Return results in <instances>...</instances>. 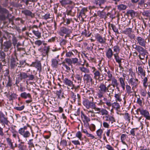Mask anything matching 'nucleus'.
I'll return each instance as SVG.
<instances>
[{
  "label": "nucleus",
  "mask_w": 150,
  "mask_h": 150,
  "mask_svg": "<svg viewBox=\"0 0 150 150\" xmlns=\"http://www.w3.org/2000/svg\"><path fill=\"white\" fill-rule=\"evenodd\" d=\"M60 31L64 34H69L71 33V30L65 27H63L61 28Z\"/></svg>",
  "instance_id": "412c9836"
},
{
  "label": "nucleus",
  "mask_w": 150,
  "mask_h": 150,
  "mask_svg": "<svg viewBox=\"0 0 150 150\" xmlns=\"http://www.w3.org/2000/svg\"><path fill=\"white\" fill-rule=\"evenodd\" d=\"M92 109H94L95 110L96 112V113L97 114H99L101 110L100 108L96 107V105L95 103L92 107Z\"/></svg>",
  "instance_id": "37998d69"
},
{
  "label": "nucleus",
  "mask_w": 150,
  "mask_h": 150,
  "mask_svg": "<svg viewBox=\"0 0 150 150\" xmlns=\"http://www.w3.org/2000/svg\"><path fill=\"white\" fill-rule=\"evenodd\" d=\"M114 56L116 62L118 63L122 62L121 61L122 59L120 57L118 54H117V53L114 54Z\"/></svg>",
  "instance_id": "c756f323"
},
{
  "label": "nucleus",
  "mask_w": 150,
  "mask_h": 150,
  "mask_svg": "<svg viewBox=\"0 0 150 150\" xmlns=\"http://www.w3.org/2000/svg\"><path fill=\"white\" fill-rule=\"evenodd\" d=\"M0 13L4 14L6 15V16H4L3 18L4 19H5L6 18H8L10 14L9 13L8 11L5 8H1V6H0Z\"/></svg>",
  "instance_id": "aec40b11"
},
{
  "label": "nucleus",
  "mask_w": 150,
  "mask_h": 150,
  "mask_svg": "<svg viewBox=\"0 0 150 150\" xmlns=\"http://www.w3.org/2000/svg\"><path fill=\"white\" fill-rule=\"evenodd\" d=\"M123 77L124 78H123L122 77H120L119 79V80L121 86L123 90H124L125 89V76L124 75Z\"/></svg>",
  "instance_id": "a878e982"
},
{
  "label": "nucleus",
  "mask_w": 150,
  "mask_h": 150,
  "mask_svg": "<svg viewBox=\"0 0 150 150\" xmlns=\"http://www.w3.org/2000/svg\"><path fill=\"white\" fill-rule=\"evenodd\" d=\"M137 129V128H132L130 131V134L132 135L133 136H134L135 135V132L136 130Z\"/></svg>",
  "instance_id": "69168bd1"
},
{
  "label": "nucleus",
  "mask_w": 150,
  "mask_h": 150,
  "mask_svg": "<svg viewBox=\"0 0 150 150\" xmlns=\"http://www.w3.org/2000/svg\"><path fill=\"white\" fill-rule=\"evenodd\" d=\"M147 81H148V78L147 77H145L143 79V86L145 88H146L148 86V84L147 83Z\"/></svg>",
  "instance_id": "4d7b16f0"
},
{
  "label": "nucleus",
  "mask_w": 150,
  "mask_h": 150,
  "mask_svg": "<svg viewBox=\"0 0 150 150\" xmlns=\"http://www.w3.org/2000/svg\"><path fill=\"white\" fill-rule=\"evenodd\" d=\"M27 128L28 126H25L20 128L18 130L19 133L25 138H29L31 135L30 132L27 130Z\"/></svg>",
  "instance_id": "f257e3e1"
},
{
  "label": "nucleus",
  "mask_w": 150,
  "mask_h": 150,
  "mask_svg": "<svg viewBox=\"0 0 150 150\" xmlns=\"http://www.w3.org/2000/svg\"><path fill=\"white\" fill-rule=\"evenodd\" d=\"M75 77L78 81H81L82 80V77L79 74H75Z\"/></svg>",
  "instance_id": "052dcab7"
},
{
  "label": "nucleus",
  "mask_w": 150,
  "mask_h": 150,
  "mask_svg": "<svg viewBox=\"0 0 150 150\" xmlns=\"http://www.w3.org/2000/svg\"><path fill=\"white\" fill-rule=\"evenodd\" d=\"M21 97L24 99H28V100L25 101V102L27 103H31L32 101V98L31 95L29 93H27L26 92H23L20 94Z\"/></svg>",
  "instance_id": "423d86ee"
},
{
  "label": "nucleus",
  "mask_w": 150,
  "mask_h": 150,
  "mask_svg": "<svg viewBox=\"0 0 150 150\" xmlns=\"http://www.w3.org/2000/svg\"><path fill=\"white\" fill-rule=\"evenodd\" d=\"M8 122L7 117L1 111H0V124L5 126V125H8Z\"/></svg>",
  "instance_id": "39448f33"
},
{
  "label": "nucleus",
  "mask_w": 150,
  "mask_h": 150,
  "mask_svg": "<svg viewBox=\"0 0 150 150\" xmlns=\"http://www.w3.org/2000/svg\"><path fill=\"white\" fill-rule=\"evenodd\" d=\"M18 95L14 93H10L9 97V100H13L17 98Z\"/></svg>",
  "instance_id": "f704fd0d"
},
{
  "label": "nucleus",
  "mask_w": 150,
  "mask_h": 150,
  "mask_svg": "<svg viewBox=\"0 0 150 150\" xmlns=\"http://www.w3.org/2000/svg\"><path fill=\"white\" fill-rule=\"evenodd\" d=\"M126 135L124 134H122L121 135L120 137V139L121 140V141L122 143L126 145L127 146H128V145L126 143V142H125V140L126 138Z\"/></svg>",
  "instance_id": "4c0bfd02"
},
{
  "label": "nucleus",
  "mask_w": 150,
  "mask_h": 150,
  "mask_svg": "<svg viewBox=\"0 0 150 150\" xmlns=\"http://www.w3.org/2000/svg\"><path fill=\"white\" fill-rule=\"evenodd\" d=\"M107 81L110 82V84L112 85L113 88L116 87V88L119 90V88L118 87L119 83L117 79L114 77L111 79H108Z\"/></svg>",
  "instance_id": "0eeeda50"
},
{
  "label": "nucleus",
  "mask_w": 150,
  "mask_h": 150,
  "mask_svg": "<svg viewBox=\"0 0 150 150\" xmlns=\"http://www.w3.org/2000/svg\"><path fill=\"white\" fill-rule=\"evenodd\" d=\"M107 83V81H105V83L103 82L100 83L98 87L99 92H101L105 93L107 92V88L106 85V83Z\"/></svg>",
  "instance_id": "ddd939ff"
},
{
  "label": "nucleus",
  "mask_w": 150,
  "mask_h": 150,
  "mask_svg": "<svg viewBox=\"0 0 150 150\" xmlns=\"http://www.w3.org/2000/svg\"><path fill=\"white\" fill-rule=\"evenodd\" d=\"M127 13L129 16L130 15L132 17H134L135 15V12L134 11L132 10L128 11Z\"/></svg>",
  "instance_id": "79ce46f5"
},
{
  "label": "nucleus",
  "mask_w": 150,
  "mask_h": 150,
  "mask_svg": "<svg viewBox=\"0 0 150 150\" xmlns=\"http://www.w3.org/2000/svg\"><path fill=\"white\" fill-rule=\"evenodd\" d=\"M86 114L89 116H91L92 117H94L95 116V112L93 110H87Z\"/></svg>",
  "instance_id": "58836bf2"
},
{
  "label": "nucleus",
  "mask_w": 150,
  "mask_h": 150,
  "mask_svg": "<svg viewBox=\"0 0 150 150\" xmlns=\"http://www.w3.org/2000/svg\"><path fill=\"white\" fill-rule=\"evenodd\" d=\"M94 75V78L96 80H100L101 71L97 70L94 67H90Z\"/></svg>",
  "instance_id": "7ed1b4c3"
},
{
  "label": "nucleus",
  "mask_w": 150,
  "mask_h": 150,
  "mask_svg": "<svg viewBox=\"0 0 150 150\" xmlns=\"http://www.w3.org/2000/svg\"><path fill=\"white\" fill-rule=\"evenodd\" d=\"M124 32L131 39H134L135 37V35L132 33V29L130 28H127Z\"/></svg>",
  "instance_id": "2eb2a0df"
},
{
  "label": "nucleus",
  "mask_w": 150,
  "mask_h": 150,
  "mask_svg": "<svg viewBox=\"0 0 150 150\" xmlns=\"http://www.w3.org/2000/svg\"><path fill=\"white\" fill-rule=\"evenodd\" d=\"M60 3L62 6H65L66 5L72 4V2L70 0H61L59 1Z\"/></svg>",
  "instance_id": "b1692460"
},
{
  "label": "nucleus",
  "mask_w": 150,
  "mask_h": 150,
  "mask_svg": "<svg viewBox=\"0 0 150 150\" xmlns=\"http://www.w3.org/2000/svg\"><path fill=\"white\" fill-rule=\"evenodd\" d=\"M52 67L56 68L57 67L58 65V61L56 59H52Z\"/></svg>",
  "instance_id": "7c9ffc66"
},
{
  "label": "nucleus",
  "mask_w": 150,
  "mask_h": 150,
  "mask_svg": "<svg viewBox=\"0 0 150 150\" xmlns=\"http://www.w3.org/2000/svg\"><path fill=\"white\" fill-rule=\"evenodd\" d=\"M90 129L91 131H93L96 129V126L93 124H91L89 126Z\"/></svg>",
  "instance_id": "e2e57ef3"
},
{
  "label": "nucleus",
  "mask_w": 150,
  "mask_h": 150,
  "mask_svg": "<svg viewBox=\"0 0 150 150\" xmlns=\"http://www.w3.org/2000/svg\"><path fill=\"white\" fill-rule=\"evenodd\" d=\"M4 45L8 49L11 47V44L10 42H6L4 43Z\"/></svg>",
  "instance_id": "6e6d98bb"
},
{
  "label": "nucleus",
  "mask_w": 150,
  "mask_h": 150,
  "mask_svg": "<svg viewBox=\"0 0 150 150\" xmlns=\"http://www.w3.org/2000/svg\"><path fill=\"white\" fill-rule=\"evenodd\" d=\"M19 76L20 77L19 78V81H21L22 79H25L28 77L27 74L24 72L21 73L19 75Z\"/></svg>",
  "instance_id": "72a5a7b5"
},
{
  "label": "nucleus",
  "mask_w": 150,
  "mask_h": 150,
  "mask_svg": "<svg viewBox=\"0 0 150 150\" xmlns=\"http://www.w3.org/2000/svg\"><path fill=\"white\" fill-rule=\"evenodd\" d=\"M67 142L66 140H62L60 143V144L63 146H65L67 145Z\"/></svg>",
  "instance_id": "680f3d73"
},
{
  "label": "nucleus",
  "mask_w": 150,
  "mask_h": 150,
  "mask_svg": "<svg viewBox=\"0 0 150 150\" xmlns=\"http://www.w3.org/2000/svg\"><path fill=\"white\" fill-rule=\"evenodd\" d=\"M65 62L69 65H71L72 64L71 59L69 58H66L65 59Z\"/></svg>",
  "instance_id": "774afa93"
},
{
  "label": "nucleus",
  "mask_w": 150,
  "mask_h": 150,
  "mask_svg": "<svg viewBox=\"0 0 150 150\" xmlns=\"http://www.w3.org/2000/svg\"><path fill=\"white\" fill-rule=\"evenodd\" d=\"M6 141L8 144L11 149H14L17 146V144H15V146L13 145L12 140L10 138H7L6 139Z\"/></svg>",
  "instance_id": "4be33fe9"
},
{
  "label": "nucleus",
  "mask_w": 150,
  "mask_h": 150,
  "mask_svg": "<svg viewBox=\"0 0 150 150\" xmlns=\"http://www.w3.org/2000/svg\"><path fill=\"white\" fill-rule=\"evenodd\" d=\"M100 112L102 115L106 116L109 114L108 112L106 110L104 109H101Z\"/></svg>",
  "instance_id": "a18cd8bd"
},
{
  "label": "nucleus",
  "mask_w": 150,
  "mask_h": 150,
  "mask_svg": "<svg viewBox=\"0 0 150 150\" xmlns=\"http://www.w3.org/2000/svg\"><path fill=\"white\" fill-rule=\"evenodd\" d=\"M97 135L100 138L101 137L102 134L103 132V130L101 129H99L96 131Z\"/></svg>",
  "instance_id": "5fc2aeb1"
},
{
  "label": "nucleus",
  "mask_w": 150,
  "mask_h": 150,
  "mask_svg": "<svg viewBox=\"0 0 150 150\" xmlns=\"http://www.w3.org/2000/svg\"><path fill=\"white\" fill-rule=\"evenodd\" d=\"M102 118L104 121L108 122L109 123L111 122L112 124L115 122V118L113 116H111L109 114L106 116H103Z\"/></svg>",
  "instance_id": "9d476101"
},
{
  "label": "nucleus",
  "mask_w": 150,
  "mask_h": 150,
  "mask_svg": "<svg viewBox=\"0 0 150 150\" xmlns=\"http://www.w3.org/2000/svg\"><path fill=\"white\" fill-rule=\"evenodd\" d=\"M95 37L97 41L101 44H104L106 43V39L105 37H103L98 33L96 34Z\"/></svg>",
  "instance_id": "6e6552de"
},
{
  "label": "nucleus",
  "mask_w": 150,
  "mask_h": 150,
  "mask_svg": "<svg viewBox=\"0 0 150 150\" xmlns=\"http://www.w3.org/2000/svg\"><path fill=\"white\" fill-rule=\"evenodd\" d=\"M113 51L116 53L118 54L120 52V47L117 45L114 46L113 48Z\"/></svg>",
  "instance_id": "c03bdc74"
},
{
  "label": "nucleus",
  "mask_w": 150,
  "mask_h": 150,
  "mask_svg": "<svg viewBox=\"0 0 150 150\" xmlns=\"http://www.w3.org/2000/svg\"><path fill=\"white\" fill-rule=\"evenodd\" d=\"M79 69L81 71L85 73V74L90 73V70L89 69L83 66L80 67Z\"/></svg>",
  "instance_id": "473e14b6"
},
{
  "label": "nucleus",
  "mask_w": 150,
  "mask_h": 150,
  "mask_svg": "<svg viewBox=\"0 0 150 150\" xmlns=\"http://www.w3.org/2000/svg\"><path fill=\"white\" fill-rule=\"evenodd\" d=\"M76 137L78 138L80 140H82L83 138H82V134L79 131L77 132L76 134Z\"/></svg>",
  "instance_id": "3c124183"
},
{
  "label": "nucleus",
  "mask_w": 150,
  "mask_h": 150,
  "mask_svg": "<svg viewBox=\"0 0 150 150\" xmlns=\"http://www.w3.org/2000/svg\"><path fill=\"white\" fill-rule=\"evenodd\" d=\"M106 76H107L108 78V79H111L114 77L113 76L111 72L108 70L107 72V74H106Z\"/></svg>",
  "instance_id": "864d4df0"
},
{
  "label": "nucleus",
  "mask_w": 150,
  "mask_h": 150,
  "mask_svg": "<svg viewBox=\"0 0 150 150\" xmlns=\"http://www.w3.org/2000/svg\"><path fill=\"white\" fill-rule=\"evenodd\" d=\"M121 94L119 93H115L114 95V97L116 102H120L122 100V99L121 97Z\"/></svg>",
  "instance_id": "bb28decb"
},
{
  "label": "nucleus",
  "mask_w": 150,
  "mask_h": 150,
  "mask_svg": "<svg viewBox=\"0 0 150 150\" xmlns=\"http://www.w3.org/2000/svg\"><path fill=\"white\" fill-rule=\"evenodd\" d=\"M33 141V139H30L28 141L27 144L28 145V148L30 149L34 147V145Z\"/></svg>",
  "instance_id": "2f4dec72"
},
{
  "label": "nucleus",
  "mask_w": 150,
  "mask_h": 150,
  "mask_svg": "<svg viewBox=\"0 0 150 150\" xmlns=\"http://www.w3.org/2000/svg\"><path fill=\"white\" fill-rule=\"evenodd\" d=\"M138 74L140 75L142 77V76H145V72L141 67H139L138 68Z\"/></svg>",
  "instance_id": "5701e85b"
},
{
  "label": "nucleus",
  "mask_w": 150,
  "mask_h": 150,
  "mask_svg": "<svg viewBox=\"0 0 150 150\" xmlns=\"http://www.w3.org/2000/svg\"><path fill=\"white\" fill-rule=\"evenodd\" d=\"M117 9L120 11L124 10L126 9L127 6L123 4L118 5L117 6Z\"/></svg>",
  "instance_id": "e433bc0d"
},
{
  "label": "nucleus",
  "mask_w": 150,
  "mask_h": 150,
  "mask_svg": "<svg viewBox=\"0 0 150 150\" xmlns=\"http://www.w3.org/2000/svg\"><path fill=\"white\" fill-rule=\"evenodd\" d=\"M117 102H115L112 103V107L113 109H114L116 110H118L120 109V105Z\"/></svg>",
  "instance_id": "c85d7f7f"
},
{
  "label": "nucleus",
  "mask_w": 150,
  "mask_h": 150,
  "mask_svg": "<svg viewBox=\"0 0 150 150\" xmlns=\"http://www.w3.org/2000/svg\"><path fill=\"white\" fill-rule=\"evenodd\" d=\"M30 66L35 67L38 70H41V64L40 62L39 61L37 60L35 62H32Z\"/></svg>",
  "instance_id": "dca6fc26"
},
{
  "label": "nucleus",
  "mask_w": 150,
  "mask_h": 150,
  "mask_svg": "<svg viewBox=\"0 0 150 150\" xmlns=\"http://www.w3.org/2000/svg\"><path fill=\"white\" fill-rule=\"evenodd\" d=\"M114 55L112 50L110 48H108L106 51V57L109 59H111Z\"/></svg>",
  "instance_id": "6ab92c4d"
},
{
  "label": "nucleus",
  "mask_w": 150,
  "mask_h": 150,
  "mask_svg": "<svg viewBox=\"0 0 150 150\" xmlns=\"http://www.w3.org/2000/svg\"><path fill=\"white\" fill-rule=\"evenodd\" d=\"M126 88L127 92L128 94H130L132 93V89L131 86L128 85H126Z\"/></svg>",
  "instance_id": "09e8293b"
},
{
  "label": "nucleus",
  "mask_w": 150,
  "mask_h": 150,
  "mask_svg": "<svg viewBox=\"0 0 150 150\" xmlns=\"http://www.w3.org/2000/svg\"><path fill=\"white\" fill-rule=\"evenodd\" d=\"M137 40L139 45L144 47L145 46L146 42V40L144 39L141 37L139 36L137 37Z\"/></svg>",
  "instance_id": "a211bd4d"
},
{
  "label": "nucleus",
  "mask_w": 150,
  "mask_h": 150,
  "mask_svg": "<svg viewBox=\"0 0 150 150\" xmlns=\"http://www.w3.org/2000/svg\"><path fill=\"white\" fill-rule=\"evenodd\" d=\"M56 94L58 96V98H61L63 97L64 96L63 94L62 93V91L59 90V91H57Z\"/></svg>",
  "instance_id": "de8ad7c7"
},
{
  "label": "nucleus",
  "mask_w": 150,
  "mask_h": 150,
  "mask_svg": "<svg viewBox=\"0 0 150 150\" xmlns=\"http://www.w3.org/2000/svg\"><path fill=\"white\" fill-rule=\"evenodd\" d=\"M128 82L132 86V89L134 91L137 88L139 83L138 79L133 77L129 79Z\"/></svg>",
  "instance_id": "f03ea898"
},
{
  "label": "nucleus",
  "mask_w": 150,
  "mask_h": 150,
  "mask_svg": "<svg viewBox=\"0 0 150 150\" xmlns=\"http://www.w3.org/2000/svg\"><path fill=\"white\" fill-rule=\"evenodd\" d=\"M107 92H111L112 93L114 91L115 88H113L112 85L109 84L107 86Z\"/></svg>",
  "instance_id": "c9c22d12"
},
{
  "label": "nucleus",
  "mask_w": 150,
  "mask_h": 150,
  "mask_svg": "<svg viewBox=\"0 0 150 150\" xmlns=\"http://www.w3.org/2000/svg\"><path fill=\"white\" fill-rule=\"evenodd\" d=\"M111 27L112 28V29L113 31L115 33L118 32V29L113 24H111Z\"/></svg>",
  "instance_id": "0e129e2a"
},
{
  "label": "nucleus",
  "mask_w": 150,
  "mask_h": 150,
  "mask_svg": "<svg viewBox=\"0 0 150 150\" xmlns=\"http://www.w3.org/2000/svg\"><path fill=\"white\" fill-rule=\"evenodd\" d=\"M71 142L75 145H80V143L78 140H74L71 141Z\"/></svg>",
  "instance_id": "338daca9"
},
{
  "label": "nucleus",
  "mask_w": 150,
  "mask_h": 150,
  "mask_svg": "<svg viewBox=\"0 0 150 150\" xmlns=\"http://www.w3.org/2000/svg\"><path fill=\"white\" fill-rule=\"evenodd\" d=\"M21 12L26 16H29L33 18L35 16L34 13L28 9H23L21 11Z\"/></svg>",
  "instance_id": "4468645a"
},
{
  "label": "nucleus",
  "mask_w": 150,
  "mask_h": 150,
  "mask_svg": "<svg viewBox=\"0 0 150 150\" xmlns=\"http://www.w3.org/2000/svg\"><path fill=\"white\" fill-rule=\"evenodd\" d=\"M70 98L71 99L72 101L73 102H75L76 100V95L72 92H71L70 94Z\"/></svg>",
  "instance_id": "603ef678"
},
{
  "label": "nucleus",
  "mask_w": 150,
  "mask_h": 150,
  "mask_svg": "<svg viewBox=\"0 0 150 150\" xmlns=\"http://www.w3.org/2000/svg\"><path fill=\"white\" fill-rule=\"evenodd\" d=\"M83 105L87 108H92L95 103L93 102L90 101L87 99H85L83 102Z\"/></svg>",
  "instance_id": "f8f14e48"
},
{
  "label": "nucleus",
  "mask_w": 150,
  "mask_h": 150,
  "mask_svg": "<svg viewBox=\"0 0 150 150\" xmlns=\"http://www.w3.org/2000/svg\"><path fill=\"white\" fill-rule=\"evenodd\" d=\"M132 47L133 49H135L139 53H141L143 52L146 50L142 47L140 45H137L136 44H134L132 45Z\"/></svg>",
  "instance_id": "f3484780"
},
{
  "label": "nucleus",
  "mask_w": 150,
  "mask_h": 150,
  "mask_svg": "<svg viewBox=\"0 0 150 150\" xmlns=\"http://www.w3.org/2000/svg\"><path fill=\"white\" fill-rule=\"evenodd\" d=\"M109 123V122H107L105 121L103 122V127L105 128H109L110 126Z\"/></svg>",
  "instance_id": "bf43d9fd"
},
{
  "label": "nucleus",
  "mask_w": 150,
  "mask_h": 150,
  "mask_svg": "<svg viewBox=\"0 0 150 150\" xmlns=\"http://www.w3.org/2000/svg\"><path fill=\"white\" fill-rule=\"evenodd\" d=\"M81 129L82 132L86 134L87 137L91 138L92 139H93L95 138L94 136L91 134L89 133L86 129H84L82 128Z\"/></svg>",
  "instance_id": "cd10ccee"
},
{
  "label": "nucleus",
  "mask_w": 150,
  "mask_h": 150,
  "mask_svg": "<svg viewBox=\"0 0 150 150\" xmlns=\"http://www.w3.org/2000/svg\"><path fill=\"white\" fill-rule=\"evenodd\" d=\"M33 33L37 37L38 39L40 38L41 36V33L38 31L33 30Z\"/></svg>",
  "instance_id": "ea45409f"
},
{
  "label": "nucleus",
  "mask_w": 150,
  "mask_h": 150,
  "mask_svg": "<svg viewBox=\"0 0 150 150\" xmlns=\"http://www.w3.org/2000/svg\"><path fill=\"white\" fill-rule=\"evenodd\" d=\"M137 112H139L140 114L143 116L144 117L148 120H150V115L148 111L146 110H144L142 108H140L137 109Z\"/></svg>",
  "instance_id": "20e7f679"
},
{
  "label": "nucleus",
  "mask_w": 150,
  "mask_h": 150,
  "mask_svg": "<svg viewBox=\"0 0 150 150\" xmlns=\"http://www.w3.org/2000/svg\"><path fill=\"white\" fill-rule=\"evenodd\" d=\"M104 2V0H97L95 1V3L97 6H99L101 8H102L101 6L102 4H103Z\"/></svg>",
  "instance_id": "a19ab883"
},
{
  "label": "nucleus",
  "mask_w": 150,
  "mask_h": 150,
  "mask_svg": "<svg viewBox=\"0 0 150 150\" xmlns=\"http://www.w3.org/2000/svg\"><path fill=\"white\" fill-rule=\"evenodd\" d=\"M81 117L83 122H89L90 121V118L83 114L82 112L81 113Z\"/></svg>",
  "instance_id": "393cba45"
},
{
  "label": "nucleus",
  "mask_w": 150,
  "mask_h": 150,
  "mask_svg": "<svg viewBox=\"0 0 150 150\" xmlns=\"http://www.w3.org/2000/svg\"><path fill=\"white\" fill-rule=\"evenodd\" d=\"M93 75L91 74L87 73L85 74L83 77V80L84 81L87 83H92L93 81Z\"/></svg>",
  "instance_id": "9b49d317"
},
{
  "label": "nucleus",
  "mask_w": 150,
  "mask_h": 150,
  "mask_svg": "<svg viewBox=\"0 0 150 150\" xmlns=\"http://www.w3.org/2000/svg\"><path fill=\"white\" fill-rule=\"evenodd\" d=\"M12 133L13 134V137L14 138L17 139V136H18V135H19L18 132L16 130H13L12 131Z\"/></svg>",
  "instance_id": "13d9d810"
},
{
  "label": "nucleus",
  "mask_w": 150,
  "mask_h": 150,
  "mask_svg": "<svg viewBox=\"0 0 150 150\" xmlns=\"http://www.w3.org/2000/svg\"><path fill=\"white\" fill-rule=\"evenodd\" d=\"M64 82L66 85L71 87L72 89H75V90H76L79 87V86H75L73 84V82L67 78H65L64 79Z\"/></svg>",
  "instance_id": "1a4fd4ad"
},
{
  "label": "nucleus",
  "mask_w": 150,
  "mask_h": 150,
  "mask_svg": "<svg viewBox=\"0 0 150 150\" xmlns=\"http://www.w3.org/2000/svg\"><path fill=\"white\" fill-rule=\"evenodd\" d=\"M72 21V18H66L64 20V25H69L70 24L71 22Z\"/></svg>",
  "instance_id": "8fccbe9b"
},
{
  "label": "nucleus",
  "mask_w": 150,
  "mask_h": 150,
  "mask_svg": "<svg viewBox=\"0 0 150 150\" xmlns=\"http://www.w3.org/2000/svg\"><path fill=\"white\" fill-rule=\"evenodd\" d=\"M142 15L150 18V11H144L142 13Z\"/></svg>",
  "instance_id": "49530a36"
}]
</instances>
